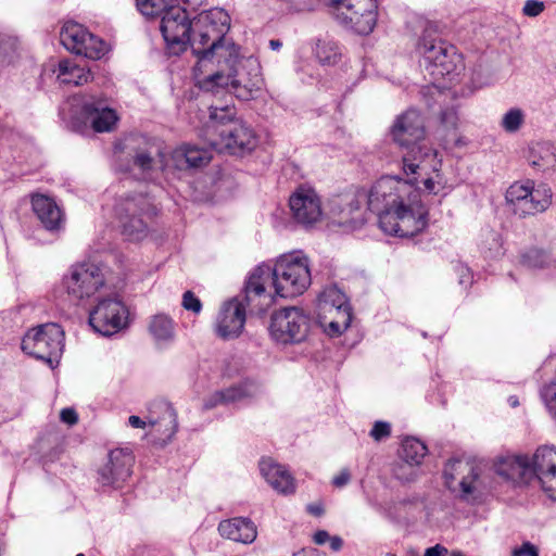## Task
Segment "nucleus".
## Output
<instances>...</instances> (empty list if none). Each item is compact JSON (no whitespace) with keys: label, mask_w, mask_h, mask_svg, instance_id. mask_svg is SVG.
I'll return each mask as SVG.
<instances>
[{"label":"nucleus","mask_w":556,"mask_h":556,"mask_svg":"<svg viewBox=\"0 0 556 556\" xmlns=\"http://www.w3.org/2000/svg\"><path fill=\"white\" fill-rule=\"evenodd\" d=\"M306 511L315 517H320L324 515L325 509L321 503H309L306 506Z\"/></svg>","instance_id":"52"},{"label":"nucleus","mask_w":556,"mask_h":556,"mask_svg":"<svg viewBox=\"0 0 556 556\" xmlns=\"http://www.w3.org/2000/svg\"><path fill=\"white\" fill-rule=\"evenodd\" d=\"M282 47V42L279 39L269 40V48L274 51H278Z\"/></svg>","instance_id":"57"},{"label":"nucleus","mask_w":556,"mask_h":556,"mask_svg":"<svg viewBox=\"0 0 556 556\" xmlns=\"http://www.w3.org/2000/svg\"><path fill=\"white\" fill-rule=\"evenodd\" d=\"M203 132L212 150L218 152L244 155L257 146L254 129L242 119L236 118V109L230 105H212Z\"/></svg>","instance_id":"6"},{"label":"nucleus","mask_w":556,"mask_h":556,"mask_svg":"<svg viewBox=\"0 0 556 556\" xmlns=\"http://www.w3.org/2000/svg\"><path fill=\"white\" fill-rule=\"evenodd\" d=\"M456 475H463L458 483L462 500L475 501L482 494L485 484L480 467L460 459H450L444 466L443 478L445 486L451 491L456 490L454 486Z\"/></svg>","instance_id":"17"},{"label":"nucleus","mask_w":556,"mask_h":556,"mask_svg":"<svg viewBox=\"0 0 556 556\" xmlns=\"http://www.w3.org/2000/svg\"><path fill=\"white\" fill-rule=\"evenodd\" d=\"M338 314L341 315V320H331L326 328L327 333L331 337L341 334L352 321V313Z\"/></svg>","instance_id":"43"},{"label":"nucleus","mask_w":556,"mask_h":556,"mask_svg":"<svg viewBox=\"0 0 556 556\" xmlns=\"http://www.w3.org/2000/svg\"><path fill=\"white\" fill-rule=\"evenodd\" d=\"M118 121L116 111L111 109L103 96L85 97L80 103L73 105L70 127L76 132L92 128L96 132H108Z\"/></svg>","instance_id":"10"},{"label":"nucleus","mask_w":556,"mask_h":556,"mask_svg":"<svg viewBox=\"0 0 556 556\" xmlns=\"http://www.w3.org/2000/svg\"><path fill=\"white\" fill-rule=\"evenodd\" d=\"M416 50L422 58L425 70L434 80L447 78L452 81L465 68L463 55L456 47L431 30L422 33Z\"/></svg>","instance_id":"8"},{"label":"nucleus","mask_w":556,"mask_h":556,"mask_svg":"<svg viewBox=\"0 0 556 556\" xmlns=\"http://www.w3.org/2000/svg\"><path fill=\"white\" fill-rule=\"evenodd\" d=\"M427 452L428 448L424 442L416 438H406L402 442L400 457L410 466H418L421 464Z\"/></svg>","instance_id":"36"},{"label":"nucleus","mask_w":556,"mask_h":556,"mask_svg":"<svg viewBox=\"0 0 556 556\" xmlns=\"http://www.w3.org/2000/svg\"><path fill=\"white\" fill-rule=\"evenodd\" d=\"M289 207L293 220L305 228L315 225L323 216L319 194L306 185H300L290 194Z\"/></svg>","instance_id":"19"},{"label":"nucleus","mask_w":556,"mask_h":556,"mask_svg":"<svg viewBox=\"0 0 556 556\" xmlns=\"http://www.w3.org/2000/svg\"><path fill=\"white\" fill-rule=\"evenodd\" d=\"M526 159L536 172H547L556 168V146L552 141H532L528 146Z\"/></svg>","instance_id":"26"},{"label":"nucleus","mask_w":556,"mask_h":556,"mask_svg":"<svg viewBox=\"0 0 556 556\" xmlns=\"http://www.w3.org/2000/svg\"><path fill=\"white\" fill-rule=\"evenodd\" d=\"M520 263L530 269H551L554 268L556 277V260L553 254L542 248L532 247L523 251L520 255Z\"/></svg>","instance_id":"31"},{"label":"nucleus","mask_w":556,"mask_h":556,"mask_svg":"<svg viewBox=\"0 0 556 556\" xmlns=\"http://www.w3.org/2000/svg\"><path fill=\"white\" fill-rule=\"evenodd\" d=\"M76 556H85V554L78 553V554H76Z\"/></svg>","instance_id":"62"},{"label":"nucleus","mask_w":556,"mask_h":556,"mask_svg":"<svg viewBox=\"0 0 556 556\" xmlns=\"http://www.w3.org/2000/svg\"><path fill=\"white\" fill-rule=\"evenodd\" d=\"M508 403L511 407H517L519 405L518 397L515 395H511L508 397Z\"/></svg>","instance_id":"58"},{"label":"nucleus","mask_w":556,"mask_h":556,"mask_svg":"<svg viewBox=\"0 0 556 556\" xmlns=\"http://www.w3.org/2000/svg\"><path fill=\"white\" fill-rule=\"evenodd\" d=\"M421 334H422V337H424V338H427V337H428V334H427V332H426V331H424Z\"/></svg>","instance_id":"61"},{"label":"nucleus","mask_w":556,"mask_h":556,"mask_svg":"<svg viewBox=\"0 0 556 556\" xmlns=\"http://www.w3.org/2000/svg\"><path fill=\"white\" fill-rule=\"evenodd\" d=\"M106 51V43L101 38L90 33L86 40H84L79 55L91 60H100L102 56H104Z\"/></svg>","instance_id":"39"},{"label":"nucleus","mask_w":556,"mask_h":556,"mask_svg":"<svg viewBox=\"0 0 556 556\" xmlns=\"http://www.w3.org/2000/svg\"><path fill=\"white\" fill-rule=\"evenodd\" d=\"M128 424L132 428L142 429L146 427V421L142 420L139 416L132 415L128 418Z\"/></svg>","instance_id":"56"},{"label":"nucleus","mask_w":556,"mask_h":556,"mask_svg":"<svg viewBox=\"0 0 556 556\" xmlns=\"http://www.w3.org/2000/svg\"><path fill=\"white\" fill-rule=\"evenodd\" d=\"M541 399L549 414L556 419V383H549L541 390Z\"/></svg>","instance_id":"42"},{"label":"nucleus","mask_w":556,"mask_h":556,"mask_svg":"<svg viewBox=\"0 0 556 556\" xmlns=\"http://www.w3.org/2000/svg\"><path fill=\"white\" fill-rule=\"evenodd\" d=\"M31 207L45 229L59 231L64 224V214L56 202L43 194L31 197Z\"/></svg>","instance_id":"24"},{"label":"nucleus","mask_w":556,"mask_h":556,"mask_svg":"<svg viewBox=\"0 0 556 556\" xmlns=\"http://www.w3.org/2000/svg\"><path fill=\"white\" fill-rule=\"evenodd\" d=\"M293 556H315V555H313V554H306V553L302 552V553H296V554H294Z\"/></svg>","instance_id":"59"},{"label":"nucleus","mask_w":556,"mask_h":556,"mask_svg":"<svg viewBox=\"0 0 556 556\" xmlns=\"http://www.w3.org/2000/svg\"><path fill=\"white\" fill-rule=\"evenodd\" d=\"M60 418L63 422L73 426L78 421V415L74 408H63L60 414Z\"/></svg>","instance_id":"49"},{"label":"nucleus","mask_w":556,"mask_h":556,"mask_svg":"<svg viewBox=\"0 0 556 556\" xmlns=\"http://www.w3.org/2000/svg\"><path fill=\"white\" fill-rule=\"evenodd\" d=\"M439 185H440V182L434 181L432 178H426L424 180L425 189L430 194H438L439 193V189L437 188V186H439Z\"/></svg>","instance_id":"54"},{"label":"nucleus","mask_w":556,"mask_h":556,"mask_svg":"<svg viewBox=\"0 0 556 556\" xmlns=\"http://www.w3.org/2000/svg\"><path fill=\"white\" fill-rule=\"evenodd\" d=\"M526 115L519 108L509 109L502 117L500 126L508 134H515L520 130L525 124Z\"/></svg>","instance_id":"40"},{"label":"nucleus","mask_w":556,"mask_h":556,"mask_svg":"<svg viewBox=\"0 0 556 556\" xmlns=\"http://www.w3.org/2000/svg\"><path fill=\"white\" fill-rule=\"evenodd\" d=\"M458 112L454 105L441 109L438 118L437 136L446 143L456 141L458 136Z\"/></svg>","instance_id":"29"},{"label":"nucleus","mask_w":556,"mask_h":556,"mask_svg":"<svg viewBox=\"0 0 556 556\" xmlns=\"http://www.w3.org/2000/svg\"><path fill=\"white\" fill-rule=\"evenodd\" d=\"M330 539V534L326 530H318L314 533L313 540L317 545H324Z\"/></svg>","instance_id":"53"},{"label":"nucleus","mask_w":556,"mask_h":556,"mask_svg":"<svg viewBox=\"0 0 556 556\" xmlns=\"http://www.w3.org/2000/svg\"><path fill=\"white\" fill-rule=\"evenodd\" d=\"M337 20L358 35H369L377 24V0H331Z\"/></svg>","instance_id":"14"},{"label":"nucleus","mask_w":556,"mask_h":556,"mask_svg":"<svg viewBox=\"0 0 556 556\" xmlns=\"http://www.w3.org/2000/svg\"><path fill=\"white\" fill-rule=\"evenodd\" d=\"M314 53L321 65H336L341 59V48L338 42L324 38L316 41Z\"/></svg>","instance_id":"35"},{"label":"nucleus","mask_w":556,"mask_h":556,"mask_svg":"<svg viewBox=\"0 0 556 556\" xmlns=\"http://www.w3.org/2000/svg\"><path fill=\"white\" fill-rule=\"evenodd\" d=\"M393 140L407 151L402 156V169L416 174L425 169V162L435 161L437 152L425 142V119L415 109H408L399 115L391 128Z\"/></svg>","instance_id":"7"},{"label":"nucleus","mask_w":556,"mask_h":556,"mask_svg":"<svg viewBox=\"0 0 556 556\" xmlns=\"http://www.w3.org/2000/svg\"><path fill=\"white\" fill-rule=\"evenodd\" d=\"M160 30L168 53L179 55L191 45L193 20L184 8L172 5L161 15Z\"/></svg>","instance_id":"15"},{"label":"nucleus","mask_w":556,"mask_h":556,"mask_svg":"<svg viewBox=\"0 0 556 556\" xmlns=\"http://www.w3.org/2000/svg\"><path fill=\"white\" fill-rule=\"evenodd\" d=\"M128 311L117 296L101 299L89 313V325L92 329L110 337L117 333L127 325Z\"/></svg>","instance_id":"18"},{"label":"nucleus","mask_w":556,"mask_h":556,"mask_svg":"<svg viewBox=\"0 0 556 556\" xmlns=\"http://www.w3.org/2000/svg\"><path fill=\"white\" fill-rule=\"evenodd\" d=\"M455 271L458 275V282L460 286L467 288L472 283V274L470 268L464 264L458 263L455 265Z\"/></svg>","instance_id":"47"},{"label":"nucleus","mask_w":556,"mask_h":556,"mask_svg":"<svg viewBox=\"0 0 556 556\" xmlns=\"http://www.w3.org/2000/svg\"><path fill=\"white\" fill-rule=\"evenodd\" d=\"M553 192L548 185H535L533 180L514 182L505 193V200L519 218L545 212L552 204Z\"/></svg>","instance_id":"11"},{"label":"nucleus","mask_w":556,"mask_h":556,"mask_svg":"<svg viewBox=\"0 0 556 556\" xmlns=\"http://www.w3.org/2000/svg\"><path fill=\"white\" fill-rule=\"evenodd\" d=\"M18 41L15 36L0 31V65L11 64L17 53Z\"/></svg>","instance_id":"38"},{"label":"nucleus","mask_w":556,"mask_h":556,"mask_svg":"<svg viewBox=\"0 0 556 556\" xmlns=\"http://www.w3.org/2000/svg\"><path fill=\"white\" fill-rule=\"evenodd\" d=\"M63 287L68 299L75 304L89 299L105 283L104 275L99 265L93 263H79L73 265L70 274L63 277Z\"/></svg>","instance_id":"16"},{"label":"nucleus","mask_w":556,"mask_h":556,"mask_svg":"<svg viewBox=\"0 0 556 556\" xmlns=\"http://www.w3.org/2000/svg\"><path fill=\"white\" fill-rule=\"evenodd\" d=\"M452 556H465L462 552H453Z\"/></svg>","instance_id":"60"},{"label":"nucleus","mask_w":556,"mask_h":556,"mask_svg":"<svg viewBox=\"0 0 556 556\" xmlns=\"http://www.w3.org/2000/svg\"><path fill=\"white\" fill-rule=\"evenodd\" d=\"M328 541L333 552H339L343 546V540L339 535L330 536Z\"/></svg>","instance_id":"55"},{"label":"nucleus","mask_w":556,"mask_h":556,"mask_svg":"<svg viewBox=\"0 0 556 556\" xmlns=\"http://www.w3.org/2000/svg\"><path fill=\"white\" fill-rule=\"evenodd\" d=\"M260 393V386L252 380H243L229 388L215 391L204 401V408L212 409L218 405H229L245 399L255 397Z\"/></svg>","instance_id":"23"},{"label":"nucleus","mask_w":556,"mask_h":556,"mask_svg":"<svg viewBox=\"0 0 556 556\" xmlns=\"http://www.w3.org/2000/svg\"><path fill=\"white\" fill-rule=\"evenodd\" d=\"M182 307L194 314H199L202 311V303L192 291H186L182 295Z\"/></svg>","instance_id":"45"},{"label":"nucleus","mask_w":556,"mask_h":556,"mask_svg":"<svg viewBox=\"0 0 556 556\" xmlns=\"http://www.w3.org/2000/svg\"><path fill=\"white\" fill-rule=\"evenodd\" d=\"M311 327L312 318L303 308L287 306L271 314L269 333L279 344H300L307 339Z\"/></svg>","instance_id":"12"},{"label":"nucleus","mask_w":556,"mask_h":556,"mask_svg":"<svg viewBox=\"0 0 556 556\" xmlns=\"http://www.w3.org/2000/svg\"><path fill=\"white\" fill-rule=\"evenodd\" d=\"M218 532L225 539L243 544L254 542L257 535L256 526L247 517H235L220 521Z\"/></svg>","instance_id":"25"},{"label":"nucleus","mask_w":556,"mask_h":556,"mask_svg":"<svg viewBox=\"0 0 556 556\" xmlns=\"http://www.w3.org/2000/svg\"><path fill=\"white\" fill-rule=\"evenodd\" d=\"M135 463L132 453L128 450L116 448L109 453L108 462L99 468L97 481L102 488L117 490L131 475Z\"/></svg>","instance_id":"20"},{"label":"nucleus","mask_w":556,"mask_h":556,"mask_svg":"<svg viewBox=\"0 0 556 556\" xmlns=\"http://www.w3.org/2000/svg\"><path fill=\"white\" fill-rule=\"evenodd\" d=\"M123 235L130 241L142 239L148 233V222L157 214L152 199L144 193L122 197L115 205Z\"/></svg>","instance_id":"9"},{"label":"nucleus","mask_w":556,"mask_h":556,"mask_svg":"<svg viewBox=\"0 0 556 556\" xmlns=\"http://www.w3.org/2000/svg\"><path fill=\"white\" fill-rule=\"evenodd\" d=\"M91 78V72L70 60H61L58 65V79L64 85L80 86Z\"/></svg>","instance_id":"32"},{"label":"nucleus","mask_w":556,"mask_h":556,"mask_svg":"<svg viewBox=\"0 0 556 556\" xmlns=\"http://www.w3.org/2000/svg\"><path fill=\"white\" fill-rule=\"evenodd\" d=\"M240 47L235 49L232 56H226L217 70L213 67L198 80L201 89L213 91L214 88L226 87L243 101L256 97L264 86L258 60L253 56L241 58Z\"/></svg>","instance_id":"5"},{"label":"nucleus","mask_w":556,"mask_h":556,"mask_svg":"<svg viewBox=\"0 0 556 556\" xmlns=\"http://www.w3.org/2000/svg\"><path fill=\"white\" fill-rule=\"evenodd\" d=\"M534 476L551 498L556 500V450L541 446L530 457L528 477Z\"/></svg>","instance_id":"21"},{"label":"nucleus","mask_w":556,"mask_h":556,"mask_svg":"<svg viewBox=\"0 0 556 556\" xmlns=\"http://www.w3.org/2000/svg\"><path fill=\"white\" fill-rule=\"evenodd\" d=\"M90 33L76 22H66L60 33V40L64 48L72 53L80 54L84 40Z\"/></svg>","instance_id":"30"},{"label":"nucleus","mask_w":556,"mask_h":556,"mask_svg":"<svg viewBox=\"0 0 556 556\" xmlns=\"http://www.w3.org/2000/svg\"><path fill=\"white\" fill-rule=\"evenodd\" d=\"M21 348L26 354L52 365L63 352L64 331L54 323L39 325L23 337Z\"/></svg>","instance_id":"13"},{"label":"nucleus","mask_w":556,"mask_h":556,"mask_svg":"<svg viewBox=\"0 0 556 556\" xmlns=\"http://www.w3.org/2000/svg\"><path fill=\"white\" fill-rule=\"evenodd\" d=\"M513 556H539V549L530 542H525L520 547L513 551Z\"/></svg>","instance_id":"48"},{"label":"nucleus","mask_w":556,"mask_h":556,"mask_svg":"<svg viewBox=\"0 0 556 556\" xmlns=\"http://www.w3.org/2000/svg\"><path fill=\"white\" fill-rule=\"evenodd\" d=\"M115 149L125 154V160L117 161V170L136 173L146 181H154L159 173L168 176L175 172L202 168L213 157L211 150L190 144L166 153L159 138L137 132L127 135Z\"/></svg>","instance_id":"2"},{"label":"nucleus","mask_w":556,"mask_h":556,"mask_svg":"<svg viewBox=\"0 0 556 556\" xmlns=\"http://www.w3.org/2000/svg\"><path fill=\"white\" fill-rule=\"evenodd\" d=\"M260 471L265 480L281 494H291L295 491L294 479L289 471L270 458H262Z\"/></svg>","instance_id":"27"},{"label":"nucleus","mask_w":556,"mask_h":556,"mask_svg":"<svg viewBox=\"0 0 556 556\" xmlns=\"http://www.w3.org/2000/svg\"><path fill=\"white\" fill-rule=\"evenodd\" d=\"M319 300L325 305H330L337 313H352L346 295L336 286L326 288Z\"/></svg>","instance_id":"37"},{"label":"nucleus","mask_w":556,"mask_h":556,"mask_svg":"<svg viewBox=\"0 0 556 556\" xmlns=\"http://www.w3.org/2000/svg\"><path fill=\"white\" fill-rule=\"evenodd\" d=\"M350 480H351V473H350L349 469L344 468L340 471V473L338 476H336L332 479V484L337 488H342V486L346 485Z\"/></svg>","instance_id":"50"},{"label":"nucleus","mask_w":556,"mask_h":556,"mask_svg":"<svg viewBox=\"0 0 556 556\" xmlns=\"http://www.w3.org/2000/svg\"><path fill=\"white\" fill-rule=\"evenodd\" d=\"M545 9V4L540 0H527L523 8L522 13L528 17H536L539 16Z\"/></svg>","instance_id":"46"},{"label":"nucleus","mask_w":556,"mask_h":556,"mask_svg":"<svg viewBox=\"0 0 556 556\" xmlns=\"http://www.w3.org/2000/svg\"><path fill=\"white\" fill-rule=\"evenodd\" d=\"M230 29V16L224 9L213 8L203 11L193 18V31L190 48L197 58L193 76L201 79L226 56H232L238 48L226 38Z\"/></svg>","instance_id":"3"},{"label":"nucleus","mask_w":556,"mask_h":556,"mask_svg":"<svg viewBox=\"0 0 556 556\" xmlns=\"http://www.w3.org/2000/svg\"><path fill=\"white\" fill-rule=\"evenodd\" d=\"M149 332L159 344L169 343L175 337V323L166 314H155L149 323Z\"/></svg>","instance_id":"33"},{"label":"nucleus","mask_w":556,"mask_h":556,"mask_svg":"<svg viewBox=\"0 0 556 556\" xmlns=\"http://www.w3.org/2000/svg\"><path fill=\"white\" fill-rule=\"evenodd\" d=\"M493 468L496 475L506 480H525L528 478V471L530 469V457L528 455H507L500 457L494 463Z\"/></svg>","instance_id":"28"},{"label":"nucleus","mask_w":556,"mask_h":556,"mask_svg":"<svg viewBox=\"0 0 556 556\" xmlns=\"http://www.w3.org/2000/svg\"><path fill=\"white\" fill-rule=\"evenodd\" d=\"M422 170L406 179L400 176L380 177L368 190L369 211L377 214L380 229L390 236L410 238L428 226V208L422 203L421 191L416 186Z\"/></svg>","instance_id":"1"},{"label":"nucleus","mask_w":556,"mask_h":556,"mask_svg":"<svg viewBox=\"0 0 556 556\" xmlns=\"http://www.w3.org/2000/svg\"><path fill=\"white\" fill-rule=\"evenodd\" d=\"M136 4L141 14L148 17L161 16L169 8L165 0H136Z\"/></svg>","instance_id":"41"},{"label":"nucleus","mask_w":556,"mask_h":556,"mask_svg":"<svg viewBox=\"0 0 556 556\" xmlns=\"http://www.w3.org/2000/svg\"><path fill=\"white\" fill-rule=\"evenodd\" d=\"M252 299L253 296L248 303L245 295L242 301L233 298L222 306L216 319V332L218 337L224 340H229L240 336L245 324V306L251 304Z\"/></svg>","instance_id":"22"},{"label":"nucleus","mask_w":556,"mask_h":556,"mask_svg":"<svg viewBox=\"0 0 556 556\" xmlns=\"http://www.w3.org/2000/svg\"><path fill=\"white\" fill-rule=\"evenodd\" d=\"M343 207L339 214L342 219L348 220V216L359 211L364 205L369 210V192L365 188H356L353 192L344 194L341 200Z\"/></svg>","instance_id":"34"},{"label":"nucleus","mask_w":556,"mask_h":556,"mask_svg":"<svg viewBox=\"0 0 556 556\" xmlns=\"http://www.w3.org/2000/svg\"><path fill=\"white\" fill-rule=\"evenodd\" d=\"M446 554L447 548L440 544H437L434 546L428 547L424 556H445Z\"/></svg>","instance_id":"51"},{"label":"nucleus","mask_w":556,"mask_h":556,"mask_svg":"<svg viewBox=\"0 0 556 556\" xmlns=\"http://www.w3.org/2000/svg\"><path fill=\"white\" fill-rule=\"evenodd\" d=\"M268 280H271L275 294L280 298L288 299L302 294L312 282L308 258L304 255L288 254L280 256L273 267L268 264L256 266L245 282L248 303L252 295H265V285Z\"/></svg>","instance_id":"4"},{"label":"nucleus","mask_w":556,"mask_h":556,"mask_svg":"<svg viewBox=\"0 0 556 556\" xmlns=\"http://www.w3.org/2000/svg\"><path fill=\"white\" fill-rule=\"evenodd\" d=\"M391 434V425L387 421L378 420L374 424L369 435L377 442H380Z\"/></svg>","instance_id":"44"}]
</instances>
